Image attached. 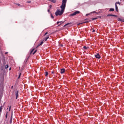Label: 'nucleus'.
<instances>
[{"instance_id": "obj_15", "label": "nucleus", "mask_w": 124, "mask_h": 124, "mask_svg": "<svg viewBox=\"0 0 124 124\" xmlns=\"http://www.w3.org/2000/svg\"><path fill=\"white\" fill-rule=\"evenodd\" d=\"M49 75V73H48V72H46V77H47V76H48V75Z\"/></svg>"}, {"instance_id": "obj_43", "label": "nucleus", "mask_w": 124, "mask_h": 124, "mask_svg": "<svg viewBox=\"0 0 124 124\" xmlns=\"http://www.w3.org/2000/svg\"><path fill=\"white\" fill-rule=\"evenodd\" d=\"M11 70V68H10L9 70Z\"/></svg>"}, {"instance_id": "obj_31", "label": "nucleus", "mask_w": 124, "mask_h": 124, "mask_svg": "<svg viewBox=\"0 0 124 124\" xmlns=\"http://www.w3.org/2000/svg\"><path fill=\"white\" fill-rule=\"evenodd\" d=\"M51 18L52 19H54V16H53V15H51Z\"/></svg>"}, {"instance_id": "obj_20", "label": "nucleus", "mask_w": 124, "mask_h": 124, "mask_svg": "<svg viewBox=\"0 0 124 124\" xmlns=\"http://www.w3.org/2000/svg\"><path fill=\"white\" fill-rule=\"evenodd\" d=\"M8 67H9L8 65H6L5 66V69H7V68H8Z\"/></svg>"}, {"instance_id": "obj_21", "label": "nucleus", "mask_w": 124, "mask_h": 124, "mask_svg": "<svg viewBox=\"0 0 124 124\" xmlns=\"http://www.w3.org/2000/svg\"><path fill=\"white\" fill-rule=\"evenodd\" d=\"M83 49H85V50H87V46H83Z\"/></svg>"}, {"instance_id": "obj_7", "label": "nucleus", "mask_w": 124, "mask_h": 124, "mask_svg": "<svg viewBox=\"0 0 124 124\" xmlns=\"http://www.w3.org/2000/svg\"><path fill=\"white\" fill-rule=\"evenodd\" d=\"M65 72V70L64 69H61L60 70V73H61V74L64 73Z\"/></svg>"}, {"instance_id": "obj_28", "label": "nucleus", "mask_w": 124, "mask_h": 124, "mask_svg": "<svg viewBox=\"0 0 124 124\" xmlns=\"http://www.w3.org/2000/svg\"><path fill=\"white\" fill-rule=\"evenodd\" d=\"M118 21H120V22H122V19L121 18H119Z\"/></svg>"}, {"instance_id": "obj_38", "label": "nucleus", "mask_w": 124, "mask_h": 124, "mask_svg": "<svg viewBox=\"0 0 124 124\" xmlns=\"http://www.w3.org/2000/svg\"><path fill=\"white\" fill-rule=\"evenodd\" d=\"M5 55H7V54H8V52H5Z\"/></svg>"}, {"instance_id": "obj_27", "label": "nucleus", "mask_w": 124, "mask_h": 124, "mask_svg": "<svg viewBox=\"0 0 124 124\" xmlns=\"http://www.w3.org/2000/svg\"><path fill=\"white\" fill-rule=\"evenodd\" d=\"M27 2L28 3H31V1H28Z\"/></svg>"}, {"instance_id": "obj_19", "label": "nucleus", "mask_w": 124, "mask_h": 124, "mask_svg": "<svg viewBox=\"0 0 124 124\" xmlns=\"http://www.w3.org/2000/svg\"><path fill=\"white\" fill-rule=\"evenodd\" d=\"M0 79H2V81H3V80H4V76L1 77Z\"/></svg>"}, {"instance_id": "obj_33", "label": "nucleus", "mask_w": 124, "mask_h": 124, "mask_svg": "<svg viewBox=\"0 0 124 124\" xmlns=\"http://www.w3.org/2000/svg\"><path fill=\"white\" fill-rule=\"evenodd\" d=\"M20 76H21V73L19 74V75L18 76V79H20Z\"/></svg>"}, {"instance_id": "obj_39", "label": "nucleus", "mask_w": 124, "mask_h": 124, "mask_svg": "<svg viewBox=\"0 0 124 124\" xmlns=\"http://www.w3.org/2000/svg\"><path fill=\"white\" fill-rule=\"evenodd\" d=\"M93 13H95V11L93 12Z\"/></svg>"}, {"instance_id": "obj_22", "label": "nucleus", "mask_w": 124, "mask_h": 124, "mask_svg": "<svg viewBox=\"0 0 124 124\" xmlns=\"http://www.w3.org/2000/svg\"><path fill=\"white\" fill-rule=\"evenodd\" d=\"M36 52H37V50H35L34 52L33 53V55H34L35 53H36Z\"/></svg>"}, {"instance_id": "obj_17", "label": "nucleus", "mask_w": 124, "mask_h": 124, "mask_svg": "<svg viewBox=\"0 0 124 124\" xmlns=\"http://www.w3.org/2000/svg\"><path fill=\"white\" fill-rule=\"evenodd\" d=\"M48 39H49V36H47V37H46L45 38V41H47V40H48Z\"/></svg>"}, {"instance_id": "obj_40", "label": "nucleus", "mask_w": 124, "mask_h": 124, "mask_svg": "<svg viewBox=\"0 0 124 124\" xmlns=\"http://www.w3.org/2000/svg\"><path fill=\"white\" fill-rule=\"evenodd\" d=\"M95 19H96V18H93L92 20H95Z\"/></svg>"}, {"instance_id": "obj_13", "label": "nucleus", "mask_w": 124, "mask_h": 124, "mask_svg": "<svg viewBox=\"0 0 124 124\" xmlns=\"http://www.w3.org/2000/svg\"><path fill=\"white\" fill-rule=\"evenodd\" d=\"M2 111V106L0 107V113H1V111Z\"/></svg>"}, {"instance_id": "obj_35", "label": "nucleus", "mask_w": 124, "mask_h": 124, "mask_svg": "<svg viewBox=\"0 0 124 124\" xmlns=\"http://www.w3.org/2000/svg\"><path fill=\"white\" fill-rule=\"evenodd\" d=\"M47 12H48V13L50 12V10L49 9L47 10Z\"/></svg>"}, {"instance_id": "obj_3", "label": "nucleus", "mask_w": 124, "mask_h": 124, "mask_svg": "<svg viewBox=\"0 0 124 124\" xmlns=\"http://www.w3.org/2000/svg\"><path fill=\"white\" fill-rule=\"evenodd\" d=\"M80 13V11H76V12H74L72 14H71L70 15V16H75V15H76L77 14H79Z\"/></svg>"}, {"instance_id": "obj_42", "label": "nucleus", "mask_w": 124, "mask_h": 124, "mask_svg": "<svg viewBox=\"0 0 124 124\" xmlns=\"http://www.w3.org/2000/svg\"><path fill=\"white\" fill-rule=\"evenodd\" d=\"M51 73H52V74H54V72H52Z\"/></svg>"}, {"instance_id": "obj_12", "label": "nucleus", "mask_w": 124, "mask_h": 124, "mask_svg": "<svg viewBox=\"0 0 124 124\" xmlns=\"http://www.w3.org/2000/svg\"><path fill=\"white\" fill-rule=\"evenodd\" d=\"M117 4H119V5H121V2H116L115 3V5H117Z\"/></svg>"}, {"instance_id": "obj_23", "label": "nucleus", "mask_w": 124, "mask_h": 124, "mask_svg": "<svg viewBox=\"0 0 124 124\" xmlns=\"http://www.w3.org/2000/svg\"><path fill=\"white\" fill-rule=\"evenodd\" d=\"M0 95L1 97H2V92H1V93L0 92Z\"/></svg>"}, {"instance_id": "obj_36", "label": "nucleus", "mask_w": 124, "mask_h": 124, "mask_svg": "<svg viewBox=\"0 0 124 124\" xmlns=\"http://www.w3.org/2000/svg\"><path fill=\"white\" fill-rule=\"evenodd\" d=\"M95 31V30H93V31H92V32H94Z\"/></svg>"}, {"instance_id": "obj_16", "label": "nucleus", "mask_w": 124, "mask_h": 124, "mask_svg": "<svg viewBox=\"0 0 124 124\" xmlns=\"http://www.w3.org/2000/svg\"><path fill=\"white\" fill-rule=\"evenodd\" d=\"M115 10V9L114 8H110L109 9V11H114Z\"/></svg>"}, {"instance_id": "obj_34", "label": "nucleus", "mask_w": 124, "mask_h": 124, "mask_svg": "<svg viewBox=\"0 0 124 124\" xmlns=\"http://www.w3.org/2000/svg\"><path fill=\"white\" fill-rule=\"evenodd\" d=\"M16 5H18V6H21V5H20V4H16Z\"/></svg>"}, {"instance_id": "obj_8", "label": "nucleus", "mask_w": 124, "mask_h": 124, "mask_svg": "<svg viewBox=\"0 0 124 124\" xmlns=\"http://www.w3.org/2000/svg\"><path fill=\"white\" fill-rule=\"evenodd\" d=\"M63 23H64V22H63V21H58L57 22V24H60H60L59 25H58V27H59V26H61V25H62V24H63Z\"/></svg>"}, {"instance_id": "obj_32", "label": "nucleus", "mask_w": 124, "mask_h": 124, "mask_svg": "<svg viewBox=\"0 0 124 124\" xmlns=\"http://www.w3.org/2000/svg\"><path fill=\"white\" fill-rule=\"evenodd\" d=\"M33 50H34V49H33L31 51V53H32V52H33Z\"/></svg>"}, {"instance_id": "obj_30", "label": "nucleus", "mask_w": 124, "mask_h": 124, "mask_svg": "<svg viewBox=\"0 0 124 124\" xmlns=\"http://www.w3.org/2000/svg\"><path fill=\"white\" fill-rule=\"evenodd\" d=\"M89 15H91V14H87L86 15V16H89Z\"/></svg>"}, {"instance_id": "obj_41", "label": "nucleus", "mask_w": 124, "mask_h": 124, "mask_svg": "<svg viewBox=\"0 0 124 124\" xmlns=\"http://www.w3.org/2000/svg\"><path fill=\"white\" fill-rule=\"evenodd\" d=\"M11 89H13V86L11 87Z\"/></svg>"}, {"instance_id": "obj_29", "label": "nucleus", "mask_w": 124, "mask_h": 124, "mask_svg": "<svg viewBox=\"0 0 124 124\" xmlns=\"http://www.w3.org/2000/svg\"><path fill=\"white\" fill-rule=\"evenodd\" d=\"M47 34H48V32H46L45 33L44 35H47Z\"/></svg>"}, {"instance_id": "obj_37", "label": "nucleus", "mask_w": 124, "mask_h": 124, "mask_svg": "<svg viewBox=\"0 0 124 124\" xmlns=\"http://www.w3.org/2000/svg\"><path fill=\"white\" fill-rule=\"evenodd\" d=\"M112 15H108V16H112Z\"/></svg>"}, {"instance_id": "obj_25", "label": "nucleus", "mask_w": 124, "mask_h": 124, "mask_svg": "<svg viewBox=\"0 0 124 124\" xmlns=\"http://www.w3.org/2000/svg\"><path fill=\"white\" fill-rule=\"evenodd\" d=\"M11 110V106H10L9 108V111H10Z\"/></svg>"}, {"instance_id": "obj_2", "label": "nucleus", "mask_w": 124, "mask_h": 124, "mask_svg": "<svg viewBox=\"0 0 124 124\" xmlns=\"http://www.w3.org/2000/svg\"><path fill=\"white\" fill-rule=\"evenodd\" d=\"M63 12H64L63 11L61 10V11L60 10H57V11L55 12V15L56 16H61V15H62L63 14Z\"/></svg>"}, {"instance_id": "obj_24", "label": "nucleus", "mask_w": 124, "mask_h": 124, "mask_svg": "<svg viewBox=\"0 0 124 124\" xmlns=\"http://www.w3.org/2000/svg\"><path fill=\"white\" fill-rule=\"evenodd\" d=\"M49 8L50 9H51V8H52V5H50L49 6Z\"/></svg>"}, {"instance_id": "obj_11", "label": "nucleus", "mask_w": 124, "mask_h": 124, "mask_svg": "<svg viewBox=\"0 0 124 124\" xmlns=\"http://www.w3.org/2000/svg\"><path fill=\"white\" fill-rule=\"evenodd\" d=\"M44 42L43 41H42L38 45V47L39 46H41V45H42V44H43Z\"/></svg>"}, {"instance_id": "obj_14", "label": "nucleus", "mask_w": 124, "mask_h": 124, "mask_svg": "<svg viewBox=\"0 0 124 124\" xmlns=\"http://www.w3.org/2000/svg\"><path fill=\"white\" fill-rule=\"evenodd\" d=\"M8 114V112H6V115L5 116L6 119H7Z\"/></svg>"}, {"instance_id": "obj_6", "label": "nucleus", "mask_w": 124, "mask_h": 124, "mask_svg": "<svg viewBox=\"0 0 124 124\" xmlns=\"http://www.w3.org/2000/svg\"><path fill=\"white\" fill-rule=\"evenodd\" d=\"M95 57L96 59H100L101 57L99 53H97V54L95 55Z\"/></svg>"}, {"instance_id": "obj_5", "label": "nucleus", "mask_w": 124, "mask_h": 124, "mask_svg": "<svg viewBox=\"0 0 124 124\" xmlns=\"http://www.w3.org/2000/svg\"><path fill=\"white\" fill-rule=\"evenodd\" d=\"M13 111H12L11 117L10 121V124H12V119H13Z\"/></svg>"}, {"instance_id": "obj_4", "label": "nucleus", "mask_w": 124, "mask_h": 124, "mask_svg": "<svg viewBox=\"0 0 124 124\" xmlns=\"http://www.w3.org/2000/svg\"><path fill=\"white\" fill-rule=\"evenodd\" d=\"M16 99H18V96H19V91L16 90Z\"/></svg>"}, {"instance_id": "obj_1", "label": "nucleus", "mask_w": 124, "mask_h": 124, "mask_svg": "<svg viewBox=\"0 0 124 124\" xmlns=\"http://www.w3.org/2000/svg\"><path fill=\"white\" fill-rule=\"evenodd\" d=\"M66 1L67 0H62V4L61 6V10L64 12V9H65V6H66Z\"/></svg>"}, {"instance_id": "obj_10", "label": "nucleus", "mask_w": 124, "mask_h": 124, "mask_svg": "<svg viewBox=\"0 0 124 124\" xmlns=\"http://www.w3.org/2000/svg\"><path fill=\"white\" fill-rule=\"evenodd\" d=\"M115 9H116L117 12H118V11H119V9H118V6L117 5H115Z\"/></svg>"}, {"instance_id": "obj_26", "label": "nucleus", "mask_w": 124, "mask_h": 124, "mask_svg": "<svg viewBox=\"0 0 124 124\" xmlns=\"http://www.w3.org/2000/svg\"><path fill=\"white\" fill-rule=\"evenodd\" d=\"M112 16L113 17H117V16L116 15H112Z\"/></svg>"}, {"instance_id": "obj_18", "label": "nucleus", "mask_w": 124, "mask_h": 124, "mask_svg": "<svg viewBox=\"0 0 124 124\" xmlns=\"http://www.w3.org/2000/svg\"><path fill=\"white\" fill-rule=\"evenodd\" d=\"M68 25H70V23H68L66 24L65 25H64V27H66V26H68Z\"/></svg>"}, {"instance_id": "obj_9", "label": "nucleus", "mask_w": 124, "mask_h": 124, "mask_svg": "<svg viewBox=\"0 0 124 124\" xmlns=\"http://www.w3.org/2000/svg\"><path fill=\"white\" fill-rule=\"evenodd\" d=\"M49 0L51 2H53V3H56V2L57 1L56 0Z\"/></svg>"}]
</instances>
